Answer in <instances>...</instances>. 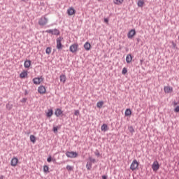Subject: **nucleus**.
Masks as SVG:
<instances>
[{"mask_svg": "<svg viewBox=\"0 0 179 179\" xmlns=\"http://www.w3.org/2000/svg\"><path fill=\"white\" fill-rule=\"evenodd\" d=\"M66 156L70 159H75L78 156V152L75 151H67L66 152Z\"/></svg>", "mask_w": 179, "mask_h": 179, "instance_id": "obj_1", "label": "nucleus"}, {"mask_svg": "<svg viewBox=\"0 0 179 179\" xmlns=\"http://www.w3.org/2000/svg\"><path fill=\"white\" fill-rule=\"evenodd\" d=\"M138 166H139V162H138L136 159H134L130 166V170H132V171H135V170L138 169Z\"/></svg>", "mask_w": 179, "mask_h": 179, "instance_id": "obj_2", "label": "nucleus"}, {"mask_svg": "<svg viewBox=\"0 0 179 179\" xmlns=\"http://www.w3.org/2000/svg\"><path fill=\"white\" fill-rule=\"evenodd\" d=\"M62 40H64L63 37L59 36V38H57V50H62V47H64V45H62V43H61V41H62Z\"/></svg>", "mask_w": 179, "mask_h": 179, "instance_id": "obj_3", "label": "nucleus"}, {"mask_svg": "<svg viewBox=\"0 0 179 179\" xmlns=\"http://www.w3.org/2000/svg\"><path fill=\"white\" fill-rule=\"evenodd\" d=\"M48 23V19L45 17H42L38 21L39 26H45Z\"/></svg>", "mask_w": 179, "mask_h": 179, "instance_id": "obj_4", "label": "nucleus"}, {"mask_svg": "<svg viewBox=\"0 0 179 179\" xmlns=\"http://www.w3.org/2000/svg\"><path fill=\"white\" fill-rule=\"evenodd\" d=\"M44 80V78L43 76L38 77V78H34L32 81L34 82V85H40L41 82Z\"/></svg>", "mask_w": 179, "mask_h": 179, "instance_id": "obj_5", "label": "nucleus"}, {"mask_svg": "<svg viewBox=\"0 0 179 179\" xmlns=\"http://www.w3.org/2000/svg\"><path fill=\"white\" fill-rule=\"evenodd\" d=\"M136 35V31L134 29H131L128 34H127V37L128 38H134V36Z\"/></svg>", "mask_w": 179, "mask_h": 179, "instance_id": "obj_6", "label": "nucleus"}, {"mask_svg": "<svg viewBox=\"0 0 179 179\" xmlns=\"http://www.w3.org/2000/svg\"><path fill=\"white\" fill-rule=\"evenodd\" d=\"M152 169L153 171H157L160 169V165L159 164V162L157 161L154 162V163L152 165Z\"/></svg>", "mask_w": 179, "mask_h": 179, "instance_id": "obj_7", "label": "nucleus"}, {"mask_svg": "<svg viewBox=\"0 0 179 179\" xmlns=\"http://www.w3.org/2000/svg\"><path fill=\"white\" fill-rule=\"evenodd\" d=\"M17 163H19V159H17V157H14L10 162V165L13 167H16V166H17Z\"/></svg>", "mask_w": 179, "mask_h": 179, "instance_id": "obj_8", "label": "nucleus"}, {"mask_svg": "<svg viewBox=\"0 0 179 179\" xmlns=\"http://www.w3.org/2000/svg\"><path fill=\"white\" fill-rule=\"evenodd\" d=\"M78 43H74L70 46V51L71 52L75 53L78 51Z\"/></svg>", "mask_w": 179, "mask_h": 179, "instance_id": "obj_9", "label": "nucleus"}, {"mask_svg": "<svg viewBox=\"0 0 179 179\" xmlns=\"http://www.w3.org/2000/svg\"><path fill=\"white\" fill-rule=\"evenodd\" d=\"M75 13H76V10H75L73 7H71L67 10V14L69 16H72L73 15H75Z\"/></svg>", "mask_w": 179, "mask_h": 179, "instance_id": "obj_10", "label": "nucleus"}, {"mask_svg": "<svg viewBox=\"0 0 179 179\" xmlns=\"http://www.w3.org/2000/svg\"><path fill=\"white\" fill-rule=\"evenodd\" d=\"M38 93H40V94H45V92H46V90H45V87H44V86H40V87H38Z\"/></svg>", "mask_w": 179, "mask_h": 179, "instance_id": "obj_11", "label": "nucleus"}, {"mask_svg": "<svg viewBox=\"0 0 179 179\" xmlns=\"http://www.w3.org/2000/svg\"><path fill=\"white\" fill-rule=\"evenodd\" d=\"M132 58H134V56L131 54H128L126 57V62L127 64H131V62H132Z\"/></svg>", "mask_w": 179, "mask_h": 179, "instance_id": "obj_12", "label": "nucleus"}, {"mask_svg": "<svg viewBox=\"0 0 179 179\" xmlns=\"http://www.w3.org/2000/svg\"><path fill=\"white\" fill-rule=\"evenodd\" d=\"M84 48L86 50V51H90V49L92 48V45L89 42H86L84 44Z\"/></svg>", "mask_w": 179, "mask_h": 179, "instance_id": "obj_13", "label": "nucleus"}, {"mask_svg": "<svg viewBox=\"0 0 179 179\" xmlns=\"http://www.w3.org/2000/svg\"><path fill=\"white\" fill-rule=\"evenodd\" d=\"M164 90L165 93H171V92H173V87L166 86L164 87Z\"/></svg>", "mask_w": 179, "mask_h": 179, "instance_id": "obj_14", "label": "nucleus"}, {"mask_svg": "<svg viewBox=\"0 0 179 179\" xmlns=\"http://www.w3.org/2000/svg\"><path fill=\"white\" fill-rule=\"evenodd\" d=\"M53 115H54V110H52V109H49L48 112L46 113V117H48V118H50L52 117Z\"/></svg>", "mask_w": 179, "mask_h": 179, "instance_id": "obj_15", "label": "nucleus"}, {"mask_svg": "<svg viewBox=\"0 0 179 179\" xmlns=\"http://www.w3.org/2000/svg\"><path fill=\"white\" fill-rule=\"evenodd\" d=\"M30 65H31V60H26L24 63V68H30Z\"/></svg>", "mask_w": 179, "mask_h": 179, "instance_id": "obj_16", "label": "nucleus"}, {"mask_svg": "<svg viewBox=\"0 0 179 179\" xmlns=\"http://www.w3.org/2000/svg\"><path fill=\"white\" fill-rule=\"evenodd\" d=\"M131 114H132V111L131 110V109L129 108L126 109L124 112L125 117H129V115H131Z\"/></svg>", "mask_w": 179, "mask_h": 179, "instance_id": "obj_17", "label": "nucleus"}, {"mask_svg": "<svg viewBox=\"0 0 179 179\" xmlns=\"http://www.w3.org/2000/svg\"><path fill=\"white\" fill-rule=\"evenodd\" d=\"M61 114H62V110L60 108H57L55 111V115H56V117H59V115H61Z\"/></svg>", "mask_w": 179, "mask_h": 179, "instance_id": "obj_18", "label": "nucleus"}, {"mask_svg": "<svg viewBox=\"0 0 179 179\" xmlns=\"http://www.w3.org/2000/svg\"><path fill=\"white\" fill-rule=\"evenodd\" d=\"M101 131H103L106 132V131H108V126H107V124H103L101 127Z\"/></svg>", "mask_w": 179, "mask_h": 179, "instance_id": "obj_19", "label": "nucleus"}, {"mask_svg": "<svg viewBox=\"0 0 179 179\" xmlns=\"http://www.w3.org/2000/svg\"><path fill=\"white\" fill-rule=\"evenodd\" d=\"M26 76H27V71H24L23 72H22L20 74V77L21 78V79H24V78H26Z\"/></svg>", "mask_w": 179, "mask_h": 179, "instance_id": "obj_20", "label": "nucleus"}, {"mask_svg": "<svg viewBox=\"0 0 179 179\" xmlns=\"http://www.w3.org/2000/svg\"><path fill=\"white\" fill-rule=\"evenodd\" d=\"M59 78L60 82H63V83H65V82H66V76L65 75H61Z\"/></svg>", "mask_w": 179, "mask_h": 179, "instance_id": "obj_21", "label": "nucleus"}, {"mask_svg": "<svg viewBox=\"0 0 179 179\" xmlns=\"http://www.w3.org/2000/svg\"><path fill=\"white\" fill-rule=\"evenodd\" d=\"M50 168L48 167V166L45 165L43 166V172L45 173L46 174H48V173H50Z\"/></svg>", "mask_w": 179, "mask_h": 179, "instance_id": "obj_22", "label": "nucleus"}, {"mask_svg": "<svg viewBox=\"0 0 179 179\" xmlns=\"http://www.w3.org/2000/svg\"><path fill=\"white\" fill-rule=\"evenodd\" d=\"M104 104V102L103 101H99L97 103H96V107L98 108H101L103 107V105Z\"/></svg>", "mask_w": 179, "mask_h": 179, "instance_id": "obj_23", "label": "nucleus"}, {"mask_svg": "<svg viewBox=\"0 0 179 179\" xmlns=\"http://www.w3.org/2000/svg\"><path fill=\"white\" fill-rule=\"evenodd\" d=\"M144 4H145V1H143L142 0H138V6L139 8H142Z\"/></svg>", "mask_w": 179, "mask_h": 179, "instance_id": "obj_24", "label": "nucleus"}, {"mask_svg": "<svg viewBox=\"0 0 179 179\" xmlns=\"http://www.w3.org/2000/svg\"><path fill=\"white\" fill-rule=\"evenodd\" d=\"M113 2L115 5H121L124 2V0H114Z\"/></svg>", "mask_w": 179, "mask_h": 179, "instance_id": "obj_25", "label": "nucleus"}, {"mask_svg": "<svg viewBox=\"0 0 179 179\" xmlns=\"http://www.w3.org/2000/svg\"><path fill=\"white\" fill-rule=\"evenodd\" d=\"M59 34H60L59 30H58L57 29H53L54 36H59Z\"/></svg>", "mask_w": 179, "mask_h": 179, "instance_id": "obj_26", "label": "nucleus"}, {"mask_svg": "<svg viewBox=\"0 0 179 179\" xmlns=\"http://www.w3.org/2000/svg\"><path fill=\"white\" fill-rule=\"evenodd\" d=\"M30 141L32 142V143H36V136L34 135H31Z\"/></svg>", "mask_w": 179, "mask_h": 179, "instance_id": "obj_27", "label": "nucleus"}, {"mask_svg": "<svg viewBox=\"0 0 179 179\" xmlns=\"http://www.w3.org/2000/svg\"><path fill=\"white\" fill-rule=\"evenodd\" d=\"M129 131L131 134H133L134 132H135V129H134V127H132V126L129 127Z\"/></svg>", "mask_w": 179, "mask_h": 179, "instance_id": "obj_28", "label": "nucleus"}, {"mask_svg": "<svg viewBox=\"0 0 179 179\" xmlns=\"http://www.w3.org/2000/svg\"><path fill=\"white\" fill-rule=\"evenodd\" d=\"M45 52L46 54H48V55H50V54H51V48L48 47L45 50Z\"/></svg>", "mask_w": 179, "mask_h": 179, "instance_id": "obj_29", "label": "nucleus"}, {"mask_svg": "<svg viewBox=\"0 0 179 179\" xmlns=\"http://www.w3.org/2000/svg\"><path fill=\"white\" fill-rule=\"evenodd\" d=\"M86 167L87 170H90V169H92V162H87Z\"/></svg>", "mask_w": 179, "mask_h": 179, "instance_id": "obj_30", "label": "nucleus"}, {"mask_svg": "<svg viewBox=\"0 0 179 179\" xmlns=\"http://www.w3.org/2000/svg\"><path fill=\"white\" fill-rule=\"evenodd\" d=\"M66 170H68V171H72V170H73V167L70 165H67Z\"/></svg>", "mask_w": 179, "mask_h": 179, "instance_id": "obj_31", "label": "nucleus"}, {"mask_svg": "<svg viewBox=\"0 0 179 179\" xmlns=\"http://www.w3.org/2000/svg\"><path fill=\"white\" fill-rule=\"evenodd\" d=\"M127 72H128V70L127 69V68L124 67L122 71V75H126Z\"/></svg>", "mask_w": 179, "mask_h": 179, "instance_id": "obj_32", "label": "nucleus"}, {"mask_svg": "<svg viewBox=\"0 0 179 179\" xmlns=\"http://www.w3.org/2000/svg\"><path fill=\"white\" fill-rule=\"evenodd\" d=\"M46 33H49L50 34L54 35V30L53 29H48L45 31Z\"/></svg>", "mask_w": 179, "mask_h": 179, "instance_id": "obj_33", "label": "nucleus"}, {"mask_svg": "<svg viewBox=\"0 0 179 179\" xmlns=\"http://www.w3.org/2000/svg\"><path fill=\"white\" fill-rule=\"evenodd\" d=\"M47 162H48V163H51V162H52V157L49 156V157H48V159H47Z\"/></svg>", "mask_w": 179, "mask_h": 179, "instance_id": "obj_34", "label": "nucleus"}, {"mask_svg": "<svg viewBox=\"0 0 179 179\" xmlns=\"http://www.w3.org/2000/svg\"><path fill=\"white\" fill-rule=\"evenodd\" d=\"M89 160L91 162V163H96V159H93L92 157H89Z\"/></svg>", "mask_w": 179, "mask_h": 179, "instance_id": "obj_35", "label": "nucleus"}, {"mask_svg": "<svg viewBox=\"0 0 179 179\" xmlns=\"http://www.w3.org/2000/svg\"><path fill=\"white\" fill-rule=\"evenodd\" d=\"M52 131L55 134H57V132H58V127H54Z\"/></svg>", "mask_w": 179, "mask_h": 179, "instance_id": "obj_36", "label": "nucleus"}, {"mask_svg": "<svg viewBox=\"0 0 179 179\" xmlns=\"http://www.w3.org/2000/svg\"><path fill=\"white\" fill-rule=\"evenodd\" d=\"M27 101V98H23L22 100H21V103H26Z\"/></svg>", "mask_w": 179, "mask_h": 179, "instance_id": "obj_37", "label": "nucleus"}, {"mask_svg": "<svg viewBox=\"0 0 179 179\" xmlns=\"http://www.w3.org/2000/svg\"><path fill=\"white\" fill-rule=\"evenodd\" d=\"M175 113H179V106H176L174 109Z\"/></svg>", "mask_w": 179, "mask_h": 179, "instance_id": "obj_38", "label": "nucleus"}, {"mask_svg": "<svg viewBox=\"0 0 179 179\" xmlns=\"http://www.w3.org/2000/svg\"><path fill=\"white\" fill-rule=\"evenodd\" d=\"M79 114H80V112H79V110H75V112H74V115H79Z\"/></svg>", "mask_w": 179, "mask_h": 179, "instance_id": "obj_39", "label": "nucleus"}, {"mask_svg": "<svg viewBox=\"0 0 179 179\" xmlns=\"http://www.w3.org/2000/svg\"><path fill=\"white\" fill-rule=\"evenodd\" d=\"M96 156L98 157L100 156V152H99V150H96V152H95Z\"/></svg>", "mask_w": 179, "mask_h": 179, "instance_id": "obj_40", "label": "nucleus"}, {"mask_svg": "<svg viewBox=\"0 0 179 179\" xmlns=\"http://www.w3.org/2000/svg\"><path fill=\"white\" fill-rule=\"evenodd\" d=\"M104 22L108 24V18H104Z\"/></svg>", "mask_w": 179, "mask_h": 179, "instance_id": "obj_41", "label": "nucleus"}, {"mask_svg": "<svg viewBox=\"0 0 179 179\" xmlns=\"http://www.w3.org/2000/svg\"><path fill=\"white\" fill-rule=\"evenodd\" d=\"M24 94L25 96H27V94H29V92H27V90H24Z\"/></svg>", "mask_w": 179, "mask_h": 179, "instance_id": "obj_42", "label": "nucleus"}, {"mask_svg": "<svg viewBox=\"0 0 179 179\" xmlns=\"http://www.w3.org/2000/svg\"><path fill=\"white\" fill-rule=\"evenodd\" d=\"M178 104V103L176 102V101H173V106H174V107H176V106H177Z\"/></svg>", "mask_w": 179, "mask_h": 179, "instance_id": "obj_43", "label": "nucleus"}, {"mask_svg": "<svg viewBox=\"0 0 179 179\" xmlns=\"http://www.w3.org/2000/svg\"><path fill=\"white\" fill-rule=\"evenodd\" d=\"M102 179H107V176L106 175L102 176Z\"/></svg>", "mask_w": 179, "mask_h": 179, "instance_id": "obj_44", "label": "nucleus"}, {"mask_svg": "<svg viewBox=\"0 0 179 179\" xmlns=\"http://www.w3.org/2000/svg\"><path fill=\"white\" fill-rule=\"evenodd\" d=\"M137 41H138V43H139V41H141V38H138Z\"/></svg>", "mask_w": 179, "mask_h": 179, "instance_id": "obj_45", "label": "nucleus"}, {"mask_svg": "<svg viewBox=\"0 0 179 179\" xmlns=\"http://www.w3.org/2000/svg\"><path fill=\"white\" fill-rule=\"evenodd\" d=\"M21 1H22L23 2H27V1L29 0H21Z\"/></svg>", "mask_w": 179, "mask_h": 179, "instance_id": "obj_46", "label": "nucleus"}, {"mask_svg": "<svg viewBox=\"0 0 179 179\" xmlns=\"http://www.w3.org/2000/svg\"><path fill=\"white\" fill-rule=\"evenodd\" d=\"M0 179H3V176H1Z\"/></svg>", "mask_w": 179, "mask_h": 179, "instance_id": "obj_47", "label": "nucleus"}, {"mask_svg": "<svg viewBox=\"0 0 179 179\" xmlns=\"http://www.w3.org/2000/svg\"><path fill=\"white\" fill-rule=\"evenodd\" d=\"M173 47H176V45H177L176 43H173Z\"/></svg>", "mask_w": 179, "mask_h": 179, "instance_id": "obj_48", "label": "nucleus"}, {"mask_svg": "<svg viewBox=\"0 0 179 179\" xmlns=\"http://www.w3.org/2000/svg\"><path fill=\"white\" fill-rule=\"evenodd\" d=\"M141 62H143V61H142V60H141Z\"/></svg>", "mask_w": 179, "mask_h": 179, "instance_id": "obj_49", "label": "nucleus"}, {"mask_svg": "<svg viewBox=\"0 0 179 179\" xmlns=\"http://www.w3.org/2000/svg\"><path fill=\"white\" fill-rule=\"evenodd\" d=\"M98 1H101V0H98Z\"/></svg>", "mask_w": 179, "mask_h": 179, "instance_id": "obj_50", "label": "nucleus"}]
</instances>
